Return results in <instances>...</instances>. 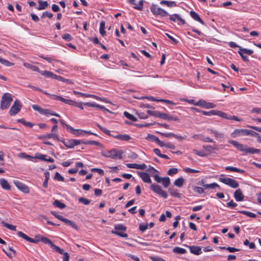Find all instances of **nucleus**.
<instances>
[{
	"mask_svg": "<svg viewBox=\"0 0 261 261\" xmlns=\"http://www.w3.org/2000/svg\"><path fill=\"white\" fill-rule=\"evenodd\" d=\"M190 14L193 19L198 21L200 23L204 24L203 21L200 18L199 15L196 12L194 11H191L190 12Z\"/></svg>",
	"mask_w": 261,
	"mask_h": 261,
	"instance_id": "obj_23",
	"label": "nucleus"
},
{
	"mask_svg": "<svg viewBox=\"0 0 261 261\" xmlns=\"http://www.w3.org/2000/svg\"><path fill=\"white\" fill-rule=\"evenodd\" d=\"M46 157H47V155L41 153H37L36 154L34 159H37L45 161Z\"/></svg>",
	"mask_w": 261,
	"mask_h": 261,
	"instance_id": "obj_55",
	"label": "nucleus"
},
{
	"mask_svg": "<svg viewBox=\"0 0 261 261\" xmlns=\"http://www.w3.org/2000/svg\"><path fill=\"white\" fill-rule=\"evenodd\" d=\"M62 222H63L66 224L71 226L72 228H73L76 230L79 229L78 226L75 224V223H74L73 222H72L67 219L64 218Z\"/></svg>",
	"mask_w": 261,
	"mask_h": 261,
	"instance_id": "obj_32",
	"label": "nucleus"
},
{
	"mask_svg": "<svg viewBox=\"0 0 261 261\" xmlns=\"http://www.w3.org/2000/svg\"><path fill=\"white\" fill-rule=\"evenodd\" d=\"M161 182L164 188H167L170 184V179L168 177H165L162 178Z\"/></svg>",
	"mask_w": 261,
	"mask_h": 261,
	"instance_id": "obj_40",
	"label": "nucleus"
},
{
	"mask_svg": "<svg viewBox=\"0 0 261 261\" xmlns=\"http://www.w3.org/2000/svg\"><path fill=\"white\" fill-rule=\"evenodd\" d=\"M2 224L3 226L6 227L7 228H8L11 230H12V231L16 230V226L13 225L9 224L8 223H7L4 222V221L2 222Z\"/></svg>",
	"mask_w": 261,
	"mask_h": 261,
	"instance_id": "obj_43",
	"label": "nucleus"
},
{
	"mask_svg": "<svg viewBox=\"0 0 261 261\" xmlns=\"http://www.w3.org/2000/svg\"><path fill=\"white\" fill-rule=\"evenodd\" d=\"M114 228L116 231L122 230L125 231L126 230V227L121 224H116L114 226Z\"/></svg>",
	"mask_w": 261,
	"mask_h": 261,
	"instance_id": "obj_46",
	"label": "nucleus"
},
{
	"mask_svg": "<svg viewBox=\"0 0 261 261\" xmlns=\"http://www.w3.org/2000/svg\"><path fill=\"white\" fill-rule=\"evenodd\" d=\"M111 233L112 234H115L117 235V236H118L119 237H121L122 238H126L128 237V235L126 233H122V232H119L118 231H116V230H112L111 231Z\"/></svg>",
	"mask_w": 261,
	"mask_h": 261,
	"instance_id": "obj_47",
	"label": "nucleus"
},
{
	"mask_svg": "<svg viewBox=\"0 0 261 261\" xmlns=\"http://www.w3.org/2000/svg\"><path fill=\"white\" fill-rule=\"evenodd\" d=\"M183 170L186 173H199V171L193 169H191L190 168H186L183 169Z\"/></svg>",
	"mask_w": 261,
	"mask_h": 261,
	"instance_id": "obj_56",
	"label": "nucleus"
},
{
	"mask_svg": "<svg viewBox=\"0 0 261 261\" xmlns=\"http://www.w3.org/2000/svg\"><path fill=\"white\" fill-rule=\"evenodd\" d=\"M193 152L196 154L197 155L200 156H206V153L203 151H199L196 149L193 150Z\"/></svg>",
	"mask_w": 261,
	"mask_h": 261,
	"instance_id": "obj_62",
	"label": "nucleus"
},
{
	"mask_svg": "<svg viewBox=\"0 0 261 261\" xmlns=\"http://www.w3.org/2000/svg\"><path fill=\"white\" fill-rule=\"evenodd\" d=\"M146 139L149 141L156 143L157 140L159 139V138L154 135L148 134L147 135V137H146Z\"/></svg>",
	"mask_w": 261,
	"mask_h": 261,
	"instance_id": "obj_51",
	"label": "nucleus"
},
{
	"mask_svg": "<svg viewBox=\"0 0 261 261\" xmlns=\"http://www.w3.org/2000/svg\"><path fill=\"white\" fill-rule=\"evenodd\" d=\"M238 51H241V53L244 54H247L248 55H250L253 53V50L249 49L242 48V47H239V50Z\"/></svg>",
	"mask_w": 261,
	"mask_h": 261,
	"instance_id": "obj_35",
	"label": "nucleus"
},
{
	"mask_svg": "<svg viewBox=\"0 0 261 261\" xmlns=\"http://www.w3.org/2000/svg\"><path fill=\"white\" fill-rule=\"evenodd\" d=\"M59 77H60V78L57 79V80H58V81H61L63 82L66 83L68 84H73V82L71 81L70 80L65 79L64 77H62L60 75H59Z\"/></svg>",
	"mask_w": 261,
	"mask_h": 261,
	"instance_id": "obj_53",
	"label": "nucleus"
},
{
	"mask_svg": "<svg viewBox=\"0 0 261 261\" xmlns=\"http://www.w3.org/2000/svg\"><path fill=\"white\" fill-rule=\"evenodd\" d=\"M233 197L236 201H242L244 200V196L240 189H238L234 193Z\"/></svg>",
	"mask_w": 261,
	"mask_h": 261,
	"instance_id": "obj_16",
	"label": "nucleus"
},
{
	"mask_svg": "<svg viewBox=\"0 0 261 261\" xmlns=\"http://www.w3.org/2000/svg\"><path fill=\"white\" fill-rule=\"evenodd\" d=\"M97 126L99 128V129L101 130L103 133L110 136H112L115 139L122 141H128L131 139L130 136L126 134L117 135L116 136H114L111 134L110 131L109 130L102 126L101 125L97 124Z\"/></svg>",
	"mask_w": 261,
	"mask_h": 261,
	"instance_id": "obj_5",
	"label": "nucleus"
},
{
	"mask_svg": "<svg viewBox=\"0 0 261 261\" xmlns=\"http://www.w3.org/2000/svg\"><path fill=\"white\" fill-rule=\"evenodd\" d=\"M44 175H45V179L43 181V186L44 188H47L48 187V181L49 179L50 174L48 172L46 171L44 173Z\"/></svg>",
	"mask_w": 261,
	"mask_h": 261,
	"instance_id": "obj_39",
	"label": "nucleus"
},
{
	"mask_svg": "<svg viewBox=\"0 0 261 261\" xmlns=\"http://www.w3.org/2000/svg\"><path fill=\"white\" fill-rule=\"evenodd\" d=\"M0 184L2 187L6 190H10V186L7 180L4 178L0 179Z\"/></svg>",
	"mask_w": 261,
	"mask_h": 261,
	"instance_id": "obj_25",
	"label": "nucleus"
},
{
	"mask_svg": "<svg viewBox=\"0 0 261 261\" xmlns=\"http://www.w3.org/2000/svg\"><path fill=\"white\" fill-rule=\"evenodd\" d=\"M16 186L20 190L24 193H28L29 192V188L27 185L20 182H18L16 184Z\"/></svg>",
	"mask_w": 261,
	"mask_h": 261,
	"instance_id": "obj_20",
	"label": "nucleus"
},
{
	"mask_svg": "<svg viewBox=\"0 0 261 261\" xmlns=\"http://www.w3.org/2000/svg\"><path fill=\"white\" fill-rule=\"evenodd\" d=\"M220 249L222 250H226L228 251L229 252H234L236 251H238L239 250L238 249L231 247H220Z\"/></svg>",
	"mask_w": 261,
	"mask_h": 261,
	"instance_id": "obj_49",
	"label": "nucleus"
},
{
	"mask_svg": "<svg viewBox=\"0 0 261 261\" xmlns=\"http://www.w3.org/2000/svg\"><path fill=\"white\" fill-rule=\"evenodd\" d=\"M21 108V105L19 101L16 100L14 105L11 107L10 111L9 114L11 116H14L18 113Z\"/></svg>",
	"mask_w": 261,
	"mask_h": 261,
	"instance_id": "obj_11",
	"label": "nucleus"
},
{
	"mask_svg": "<svg viewBox=\"0 0 261 261\" xmlns=\"http://www.w3.org/2000/svg\"><path fill=\"white\" fill-rule=\"evenodd\" d=\"M181 101H186L188 103L199 107L203 108L205 109H210L215 108L216 105L212 102H207L203 99H199L197 100V99H180Z\"/></svg>",
	"mask_w": 261,
	"mask_h": 261,
	"instance_id": "obj_3",
	"label": "nucleus"
},
{
	"mask_svg": "<svg viewBox=\"0 0 261 261\" xmlns=\"http://www.w3.org/2000/svg\"><path fill=\"white\" fill-rule=\"evenodd\" d=\"M101 154L106 158H109L113 160H120L122 158L123 151L122 150L112 149L110 150L103 151Z\"/></svg>",
	"mask_w": 261,
	"mask_h": 261,
	"instance_id": "obj_4",
	"label": "nucleus"
},
{
	"mask_svg": "<svg viewBox=\"0 0 261 261\" xmlns=\"http://www.w3.org/2000/svg\"><path fill=\"white\" fill-rule=\"evenodd\" d=\"M43 138L47 139H53L55 140H59L58 135L55 133L47 134L43 136Z\"/></svg>",
	"mask_w": 261,
	"mask_h": 261,
	"instance_id": "obj_37",
	"label": "nucleus"
},
{
	"mask_svg": "<svg viewBox=\"0 0 261 261\" xmlns=\"http://www.w3.org/2000/svg\"><path fill=\"white\" fill-rule=\"evenodd\" d=\"M0 63L6 66H11L14 65L13 63L9 62L8 60H6L0 57Z\"/></svg>",
	"mask_w": 261,
	"mask_h": 261,
	"instance_id": "obj_45",
	"label": "nucleus"
},
{
	"mask_svg": "<svg viewBox=\"0 0 261 261\" xmlns=\"http://www.w3.org/2000/svg\"><path fill=\"white\" fill-rule=\"evenodd\" d=\"M38 2L39 5L36 8L38 10L45 9L48 6V4L47 1H42L41 0H39Z\"/></svg>",
	"mask_w": 261,
	"mask_h": 261,
	"instance_id": "obj_26",
	"label": "nucleus"
},
{
	"mask_svg": "<svg viewBox=\"0 0 261 261\" xmlns=\"http://www.w3.org/2000/svg\"><path fill=\"white\" fill-rule=\"evenodd\" d=\"M238 205L237 203L233 202L232 200H231L230 201L227 202L226 203V206L228 207H230L231 208H233L236 207Z\"/></svg>",
	"mask_w": 261,
	"mask_h": 261,
	"instance_id": "obj_58",
	"label": "nucleus"
},
{
	"mask_svg": "<svg viewBox=\"0 0 261 261\" xmlns=\"http://www.w3.org/2000/svg\"><path fill=\"white\" fill-rule=\"evenodd\" d=\"M52 249L58 252L59 253H60V254H63V255H64V253L65 252H64V250L63 249H61L60 247L54 245V246L53 247Z\"/></svg>",
	"mask_w": 261,
	"mask_h": 261,
	"instance_id": "obj_52",
	"label": "nucleus"
},
{
	"mask_svg": "<svg viewBox=\"0 0 261 261\" xmlns=\"http://www.w3.org/2000/svg\"><path fill=\"white\" fill-rule=\"evenodd\" d=\"M228 143L232 144L240 151L244 152L245 154H255L260 152V150L258 149L248 147L246 145L240 144L236 141L230 140L228 141Z\"/></svg>",
	"mask_w": 261,
	"mask_h": 261,
	"instance_id": "obj_2",
	"label": "nucleus"
},
{
	"mask_svg": "<svg viewBox=\"0 0 261 261\" xmlns=\"http://www.w3.org/2000/svg\"><path fill=\"white\" fill-rule=\"evenodd\" d=\"M160 118L169 121H178V119L177 117L171 116L168 114L163 113H161Z\"/></svg>",
	"mask_w": 261,
	"mask_h": 261,
	"instance_id": "obj_22",
	"label": "nucleus"
},
{
	"mask_svg": "<svg viewBox=\"0 0 261 261\" xmlns=\"http://www.w3.org/2000/svg\"><path fill=\"white\" fill-rule=\"evenodd\" d=\"M38 237L39 238V239L38 240L39 241H41L42 243H43L45 244H48V245L50 246V247L51 248L55 245L53 243V242L50 239L47 238V237H43V236H38Z\"/></svg>",
	"mask_w": 261,
	"mask_h": 261,
	"instance_id": "obj_19",
	"label": "nucleus"
},
{
	"mask_svg": "<svg viewBox=\"0 0 261 261\" xmlns=\"http://www.w3.org/2000/svg\"><path fill=\"white\" fill-rule=\"evenodd\" d=\"M18 156L22 159H25L27 160H31L34 159V157L26 154L24 152H21L18 154Z\"/></svg>",
	"mask_w": 261,
	"mask_h": 261,
	"instance_id": "obj_50",
	"label": "nucleus"
},
{
	"mask_svg": "<svg viewBox=\"0 0 261 261\" xmlns=\"http://www.w3.org/2000/svg\"><path fill=\"white\" fill-rule=\"evenodd\" d=\"M124 115L130 120L135 122L137 120V119L133 115L130 114L128 112L125 111L123 113Z\"/></svg>",
	"mask_w": 261,
	"mask_h": 261,
	"instance_id": "obj_44",
	"label": "nucleus"
},
{
	"mask_svg": "<svg viewBox=\"0 0 261 261\" xmlns=\"http://www.w3.org/2000/svg\"><path fill=\"white\" fill-rule=\"evenodd\" d=\"M72 141H73V139H67L62 141L64 145L68 148H72L74 147Z\"/></svg>",
	"mask_w": 261,
	"mask_h": 261,
	"instance_id": "obj_28",
	"label": "nucleus"
},
{
	"mask_svg": "<svg viewBox=\"0 0 261 261\" xmlns=\"http://www.w3.org/2000/svg\"><path fill=\"white\" fill-rule=\"evenodd\" d=\"M184 182V179L182 177L178 178L175 180L174 184L175 186L178 187H181L182 186Z\"/></svg>",
	"mask_w": 261,
	"mask_h": 261,
	"instance_id": "obj_41",
	"label": "nucleus"
},
{
	"mask_svg": "<svg viewBox=\"0 0 261 261\" xmlns=\"http://www.w3.org/2000/svg\"><path fill=\"white\" fill-rule=\"evenodd\" d=\"M178 172V170L175 168H172L168 170V174L169 175H172L176 174Z\"/></svg>",
	"mask_w": 261,
	"mask_h": 261,
	"instance_id": "obj_57",
	"label": "nucleus"
},
{
	"mask_svg": "<svg viewBox=\"0 0 261 261\" xmlns=\"http://www.w3.org/2000/svg\"><path fill=\"white\" fill-rule=\"evenodd\" d=\"M161 4H165L167 7H176L177 5L176 4V3L174 1H162L160 2Z\"/></svg>",
	"mask_w": 261,
	"mask_h": 261,
	"instance_id": "obj_36",
	"label": "nucleus"
},
{
	"mask_svg": "<svg viewBox=\"0 0 261 261\" xmlns=\"http://www.w3.org/2000/svg\"><path fill=\"white\" fill-rule=\"evenodd\" d=\"M225 170L227 171H231L233 172H237L238 173H243L245 172V171L243 169H240L237 168V167H231V166H226L225 168Z\"/></svg>",
	"mask_w": 261,
	"mask_h": 261,
	"instance_id": "obj_30",
	"label": "nucleus"
},
{
	"mask_svg": "<svg viewBox=\"0 0 261 261\" xmlns=\"http://www.w3.org/2000/svg\"><path fill=\"white\" fill-rule=\"evenodd\" d=\"M185 246L189 248L190 252L195 255H199L202 253L201 248L199 246H188L187 245H184Z\"/></svg>",
	"mask_w": 261,
	"mask_h": 261,
	"instance_id": "obj_14",
	"label": "nucleus"
},
{
	"mask_svg": "<svg viewBox=\"0 0 261 261\" xmlns=\"http://www.w3.org/2000/svg\"><path fill=\"white\" fill-rule=\"evenodd\" d=\"M201 185H202V187L206 189H214L216 188H219V185H218L216 182H213V183L210 184H205L203 181H201Z\"/></svg>",
	"mask_w": 261,
	"mask_h": 261,
	"instance_id": "obj_24",
	"label": "nucleus"
},
{
	"mask_svg": "<svg viewBox=\"0 0 261 261\" xmlns=\"http://www.w3.org/2000/svg\"><path fill=\"white\" fill-rule=\"evenodd\" d=\"M53 205L60 209H63L66 207V205L64 203L61 202L60 200L57 199L54 201L53 202Z\"/></svg>",
	"mask_w": 261,
	"mask_h": 261,
	"instance_id": "obj_33",
	"label": "nucleus"
},
{
	"mask_svg": "<svg viewBox=\"0 0 261 261\" xmlns=\"http://www.w3.org/2000/svg\"><path fill=\"white\" fill-rule=\"evenodd\" d=\"M253 133L257 134V133L248 129H236L231 134V136L233 138H236L242 136L252 135Z\"/></svg>",
	"mask_w": 261,
	"mask_h": 261,
	"instance_id": "obj_9",
	"label": "nucleus"
},
{
	"mask_svg": "<svg viewBox=\"0 0 261 261\" xmlns=\"http://www.w3.org/2000/svg\"><path fill=\"white\" fill-rule=\"evenodd\" d=\"M34 111H38L40 114L44 115L46 116H55L60 117V115L51 111L49 109H44L37 105H33L32 106Z\"/></svg>",
	"mask_w": 261,
	"mask_h": 261,
	"instance_id": "obj_7",
	"label": "nucleus"
},
{
	"mask_svg": "<svg viewBox=\"0 0 261 261\" xmlns=\"http://www.w3.org/2000/svg\"><path fill=\"white\" fill-rule=\"evenodd\" d=\"M212 112L214 113V115H218L222 118L229 120L230 116H228L226 113L224 112L219 111H212Z\"/></svg>",
	"mask_w": 261,
	"mask_h": 261,
	"instance_id": "obj_27",
	"label": "nucleus"
},
{
	"mask_svg": "<svg viewBox=\"0 0 261 261\" xmlns=\"http://www.w3.org/2000/svg\"><path fill=\"white\" fill-rule=\"evenodd\" d=\"M51 214L53 216H54L56 218L58 219L59 220H61L62 221H63L64 219V218L62 216L57 214V213L55 212H53L52 211V212H51Z\"/></svg>",
	"mask_w": 261,
	"mask_h": 261,
	"instance_id": "obj_64",
	"label": "nucleus"
},
{
	"mask_svg": "<svg viewBox=\"0 0 261 261\" xmlns=\"http://www.w3.org/2000/svg\"><path fill=\"white\" fill-rule=\"evenodd\" d=\"M13 99H2L1 102V108L4 110L7 109L10 105Z\"/></svg>",
	"mask_w": 261,
	"mask_h": 261,
	"instance_id": "obj_18",
	"label": "nucleus"
},
{
	"mask_svg": "<svg viewBox=\"0 0 261 261\" xmlns=\"http://www.w3.org/2000/svg\"><path fill=\"white\" fill-rule=\"evenodd\" d=\"M79 201L85 205H88L90 202V200L84 197L80 198L79 199Z\"/></svg>",
	"mask_w": 261,
	"mask_h": 261,
	"instance_id": "obj_60",
	"label": "nucleus"
},
{
	"mask_svg": "<svg viewBox=\"0 0 261 261\" xmlns=\"http://www.w3.org/2000/svg\"><path fill=\"white\" fill-rule=\"evenodd\" d=\"M143 1L141 0L139 2V4L138 5H135L134 8L136 9L141 10L143 8Z\"/></svg>",
	"mask_w": 261,
	"mask_h": 261,
	"instance_id": "obj_61",
	"label": "nucleus"
},
{
	"mask_svg": "<svg viewBox=\"0 0 261 261\" xmlns=\"http://www.w3.org/2000/svg\"><path fill=\"white\" fill-rule=\"evenodd\" d=\"M138 175L141 177L143 182L145 183H151V180L150 179L149 175L143 172L137 171Z\"/></svg>",
	"mask_w": 261,
	"mask_h": 261,
	"instance_id": "obj_13",
	"label": "nucleus"
},
{
	"mask_svg": "<svg viewBox=\"0 0 261 261\" xmlns=\"http://www.w3.org/2000/svg\"><path fill=\"white\" fill-rule=\"evenodd\" d=\"M151 12L155 15H160L162 17L169 15L168 13L165 10L158 7L156 5L152 4L150 7Z\"/></svg>",
	"mask_w": 261,
	"mask_h": 261,
	"instance_id": "obj_10",
	"label": "nucleus"
},
{
	"mask_svg": "<svg viewBox=\"0 0 261 261\" xmlns=\"http://www.w3.org/2000/svg\"><path fill=\"white\" fill-rule=\"evenodd\" d=\"M172 251L174 253L178 254H183L187 252V250L185 249L179 247H174Z\"/></svg>",
	"mask_w": 261,
	"mask_h": 261,
	"instance_id": "obj_29",
	"label": "nucleus"
},
{
	"mask_svg": "<svg viewBox=\"0 0 261 261\" xmlns=\"http://www.w3.org/2000/svg\"><path fill=\"white\" fill-rule=\"evenodd\" d=\"M66 127L69 132L76 136H84L83 130L82 129H74L68 124H66Z\"/></svg>",
	"mask_w": 261,
	"mask_h": 261,
	"instance_id": "obj_12",
	"label": "nucleus"
},
{
	"mask_svg": "<svg viewBox=\"0 0 261 261\" xmlns=\"http://www.w3.org/2000/svg\"><path fill=\"white\" fill-rule=\"evenodd\" d=\"M152 101H161L167 104L175 105V103L172 101L166 99H150Z\"/></svg>",
	"mask_w": 261,
	"mask_h": 261,
	"instance_id": "obj_42",
	"label": "nucleus"
},
{
	"mask_svg": "<svg viewBox=\"0 0 261 261\" xmlns=\"http://www.w3.org/2000/svg\"><path fill=\"white\" fill-rule=\"evenodd\" d=\"M219 181L224 184L232 188H237L239 186L238 182L233 178L226 177L223 174H221L219 178Z\"/></svg>",
	"mask_w": 261,
	"mask_h": 261,
	"instance_id": "obj_6",
	"label": "nucleus"
},
{
	"mask_svg": "<svg viewBox=\"0 0 261 261\" xmlns=\"http://www.w3.org/2000/svg\"><path fill=\"white\" fill-rule=\"evenodd\" d=\"M169 191L170 194L175 197L179 198L181 197V194L178 193V190L175 189L169 188Z\"/></svg>",
	"mask_w": 261,
	"mask_h": 261,
	"instance_id": "obj_34",
	"label": "nucleus"
},
{
	"mask_svg": "<svg viewBox=\"0 0 261 261\" xmlns=\"http://www.w3.org/2000/svg\"><path fill=\"white\" fill-rule=\"evenodd\" d=\"M239 213L244 214L248 217H251V218H255L256 217V215L255 214H254L253 213H251L250 212L248 211H240Z\"/></svg>",
	"mask_w": 261,
	"mask_h": 261,
	"instance_id": "obj_48",
	"label": "nucleus"
},
{
	"mask_svg": "<svg viewBox=\"0 0 261 261\" xmlns=\"http://www.w3.org/2000/svg\"><path fill=\"white\" fill-rule=\"evenodd\" d=\"M73 93L77 97H84H84H93V98H99L98 96H95V95H93L92 94L79 92H77L76 91H73Z\"/></svg>",
	"mask_w": 261,
	"mask_h": 261,
	"instance_id": "obj_31",
	"label": "nucleus"
},
{
	"mask_svg": "<svg viewBox=\"0 0 261 261\" xmlns=\"http://www.w3.org/2000/svg\"><path fill=\"white\" fill-rule=\"evenodd\" d=\"M169 19L170 20L175 22L176 19L178 21H180L182 24H185L186 23V21L184 19H182L179 15L177 14H174L173 15H170Z\"/></svg>",
	"mask_w": 261,
	"mask_h": 261,
	"instance_id": "obj_21",
	"label": "nucleus"
},
{
	"mask_svg": "<svg viewBox=\"0 0 261 261\" xmlns=\"http://www.w3.org/2000/svg\"><path fill=\"white\" fill-rule=\"evenodd\" d=\"M62 102L68 104L69 105L74 106L77 108H79L81 109H83V106H86L88 107H96L99 108L100 110H105L109 112H110L109 110L106 109L103 106L96 104L95 102H85V103H82L80 101H76L73 99H59Z\"/></svg>",
	"mask_w": 261,
	"mask_h": 261,
	"instance_id": "obj_1",
	"label": "nucleus"
},
{
	"mask_svg": "<svg viewBox=\"0 0 261 261\" xmlns=\"http://www.w3.org/2000/svg\"><path fill=\"white\" fill-rule=\"evenodd\" d=\"M40 73L41 75H44L46 77H48V78H50V79H53L57 80L58 78H59V75L54 74L52 72L47 71V70L42 71L40 72Z\"/></svg>",
	"mask_w": 261,
	"mask_h": 261,
	"instance_id": "obj_17",
	"label": "nucleus"
},
{
	"mask_svg": "<svg viewBox=\"0 0 261 261\" xmlns=\"http://www.w3.org/2000/svg\"><path fill=\"white\" fill-rule=\"evenodd\" d=\"M17 236L20 238H23L25 240L33 243H37L39 242V240H36L35 239H34L33 238L29 237L28 236H27L25 233L21 231H17Z\"/></svg>",
	"mask_w": 261,
	"mask_h": 261,
	"instance_id": "obj_15",
	"label": "nucleus"
},
{
	"mask_svg": "<svg viewBox=\"0 0 261 261\" xmlns=\"http://www.w3.org/2000/svg\"><path fill=\"white\" fill-rule=\"evenodd\" d=\"M150 189L152 190L154 193H156L162 197L166 199L168 197V194L166 192L163 190L159 185L155 184H151L150 185Z\"/></svg>",
	"mask_w": 261,
	"mask_h": 261,
	"instance_id": "obj_8",
	"label": "nucleus"
},
{
	"mask_svg": "<svg viewBox=\"0 0 261 261\" xmlns=\"http://www.w3.org/2000/svg\"><path fill=\"white\" fill-rule=\"evenodd\" d=\"M54 179L59 181H63L64 180V177L58 172L55 173Z\"/></svg>",
	"mask_w": 261,
	"mask_h": 261,
	"instance_id": "obj_54",
	"label": "nucleus"
},
{
	"mask_svg": "<svg viewBox=\"0 0 261 261\" xmlns=\"http://www.w3.org/2000/svg\"><path fill=\"white\" fill-rule=\"evenodd\" d=\"M148 228V225L141 223L139 225V229L141 231L144 232Z\"/></svg>",
	"mask_w": 261,
	"mask_h": 261,
	"instance_id": "obj_63",
	"label": "nucleus"
},
{
	"mask_svg": "<svg viewBox=\"0 0 261 261\" xmlns=\"http://www.w3.org/2000/svg\"><path fill=\"white\" fill-rule=\"evenodd\" d=\"M147 113L148 115H151V116H154V117H156L158 118H160L162 113L159 111H150V110H147Z\"/></svg>",
	"mask_w": 261,
	"mask_h": 261,
	"instance_id": "obj_38",
	"label": "nucleus"
},
{
	"mask_svg": "<svg viewBox=\"0 0 261 261\" xmlns=\"http://www.w3.org/2000/svg\"><path fill=\"white\" fill-rule=\"evenodd\" d=\"M19 122H21L22 124L25 126H28L29 127H32L33 126V124L30 122H27L24 121L23 119L18 120Z\"/></svg>",
	"mask_w": 261,
	"mask_h": 261,
	"instance_id": "obj_59",
	"label": "nucleus"
}]
</instances>
